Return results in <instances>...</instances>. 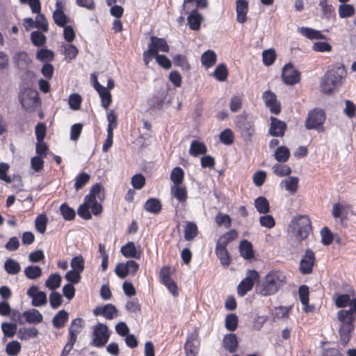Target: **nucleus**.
I'll use <instances>...</instances> for the list:
<instances>
[{
  "label": "nucleus",
  "instance_id": "nucleus-1",
  "mask_svg": "<svg viewBox=\"0 0 356 356\" xmlns=\"http://www.w3.org/2000/svg\"><path fill=\"white\" fill-rule=\"evenodd\" d=\"M347 72L342 63L332 65L321 78L320 87L325 94H330L342 86V80L346 77Z\"/></svg>",
  "mask_w": 356,
  "mask_h": 356
},
{
  "label": "nucleus",
  "instance_id": "nucleus-2",
  "mask_svg": "<svg viewBox=\"0 0 356 356\" xmlns=\"http://www.w3.org/2000/svg\"><path fill=\"white\" fill-rule=\"evenodd\" d=\"M286 282L284 275L280 271H270L259 285V293L264 296L275 294Z\"/></svg>",
  "mask_w": 356,
  "mask_h": 356
},
{
  "label": "nucleus",
  "instance_id": "nucleus-3",
  "mask_svg": "<svg viewBox=\"0 0 356 356\" xmlns=\"http://www.w3.org/2000/svg\"><path fill=\"white\" fill-rule=\"evenodd\" d=\"M337 317L341 322L340 342L341 345L346 346L350 340L351 332L354 330L355 316L351 314L350 310H340L337 313Z\"/></svg>",
  "mask_w": 356,
  "mask_h": 356
},
{
  "label": "nucleus",
  "instance_id": "nucleus-4",
  "mask_svg": "<svg viewBox=\"0 0 356 356\" xmlns=\"http://www.w3.org/2000/svg\"><path fill=\"white\" fill-rule=\"evenodd\" d=\"M289 229L299 241H302L308 236L312 229L310 220L307 216H296L291 220Z\"/></svg>",
  "mask_w": 356,
  "mask_h": 356
},
{
  "label": "nucleus",
  "instance_id": "nucleus-5",
  "mask_svg": "<svg viewBox=\"0 0 356 356\" xmlns=\"http://www.w3.org/2000/svg\"><path fill=\"white\" fill-rule=\"evenodd\" d=\"M235 124L244 140H250L254 134V122L247 113H243L235 118Z\"/></svg>",
  "mask_w": 356,
  "mask_h": 356
},
{
  "label": "nucleus",
  "instance_id": "nucleus-6",
  "mask_svg": "<svg viewBox=\"0 0 356 356\" xmlns=\"http://www.w3.org/2000/svg\"><path fill=\"white\" fill-rule=\"evenodd\" d=\"M259 280V275L255 270H249L246 273L245 278L239 283L237 286V293L239 296H244L250 291L254 284Z\"/></svg>",
  "mask_w": 356,
  "mask_h": 356
},
{
  "label": "nucleus",
  "instance_id": "nucleus-7",
  "mask_svg": "<svg viewBox=\"0 0 356 356\" xmlns=\"http://www.w3.org/2000/svg\"><path fill=\"white\" fill-rule=\"evenodd\" d=\"M325 120V114L322 109L314 108L308 113L305 121V127L308 130L316 129Z\"/></svg>",
  "mask_w": 356,
  "mask_h": 356
},
{
  "label": "nucleus",
  "instance_id": "nucleus-8",
  "mask_svg": "<svg viewBox=\"0 0 356 356\" xmlns=\"http://www.w3.org/2000/svg\"><path fill=\"white\" fill-rule=\"evenodd\" d=\"M109 339L108 327L102 323H98L94 327L92 344L96 347L104 346Z\"/></svg>",
  "mask_w": 356,
  "mask_h": 356
},
{
  "label": "nucleus",
  "instance_id": "nucleus-9",
  "mask_svg": "<svg viewBox=\"0 0 356 356\" xmlns=\"http://www.w3.org/2000/svg\"><path fill=\"white\" fill-rule=\"evenodd\" d=\"M20 102L24 109L27 111L34 110L40 103L38 92L33 90L25 91L20 97Z\"/></svg>",
  "mask_w": 356,
  "mask_h": 356
},
{
  "label": "nucleus",
  "instance_id": "nucleus-10",
  "mask_svg": "<svg viewBox=\"0 0 356 356\" xmlns=\"http://www.w3.org/2000/svg\"><path fill=\"white\" fill-rule=\"evenodd\" d=\"M282 78L284 83L294 85L300 81V73L291 63H288L282 68Z\"/></svg>",
  "mask_w": 356,
  "mask_h": 356
},
{
  "label": "nucleus",
  "instance_id": "nucleus-11",
  "mask_svg": "<svg viewBox=\"0 0 356 356\" xmlns=\"http://www.w3.org/2000/svg\"><path fill=\"white\" fill-rule=\"evenodd\" d=\"M27 296L32 299L31 304L34 307L44 306L47 302V295L43 291H40L38 286H31L26 292Z\"/></svg>",
  "mask_w": 356,
  "mask_h": 356
},
{
  "label": "nucleus",
  "instance_id": "nucleus-12",
  "mask_svg": "<svg viewBox=\"0 0 356 356\" xmlns=\"http://www.w3.org/2000/svg\"><path fill=\"white\" fill-rule=\"evenodd\" d=\"M265 106L269 108L270 113L277 115L281 111L280 103L277 101L275 94L271 90H266L262 95Z\"/></svg>",
  "mask_w": 356,
  "mask_h": 356
},
{
  "label": "nucleus",
  "instance_id": "nucleus-13",
  "mask_svg": "<svg viewBox=\"0 0 356 356\" xmlns=\"http://www.w3.org/2000/svg\"><path fill=\"white\" fill-rule=\"evenodd\" d=\"M184 349L186 356H196L200 349V341L198 339V334L194 331L188 335L187 340L184 344Z\"/></svg>",
  "mask_w": 356,
  "mask_h": 356
},
{
  "label": "nucleus",
  "instance_id": "nucleus-14",
  "mask_svg": "<svg viewBox=\"0 0 356 356\" xmlns=\"http://www.w3.org/2000/svg\"><path fill=\"white\" fill-rule=\"evenodd\" d=\"M15 66L22 72L28 71L31 64V60L26 51H17L13 57Z\"/></svg>",
  "mask_w": 356,
  "mask_h": 356
},
{
  "label": "nucleus",
  "instance_id": "nucleus-15",
  "mask_svg": "<svg viewBox=\"0 0 356 356\" xmlns=\"http://www.w3.org/2000/svg\"><path fill=\"white\" fill-rule=\"evenodd\" d=\"M315 262L314 252L310 250H306L304 257L300 260V270L302 274H308L312 271Z\"/></svg>",
  "mask_w": 356,
  "mask_h": 356
},
{
  "label": "nucleus",
  "instance_id": "nucleus-16",
  "mask_svg": "<svg viewBox=\"0 0 356 356\" xmlns=\"http://www.w3.org/2000/svg\"><path fill=\"white\" fill-rule=\"evenodd\" d=\"M270 126L268 131L270 135L275 137H282L286 129V124L275 117H270Z\"/></svg>",
  "mask_w": 356,
  "mask_h": 356
},
{
  "label": "nucleus",
  "instance_id": "nucleus-17",
  "mask_svg": "<svg viewBox=\"0 0 356 356\" xmlns=\"http://www.w3.org/2000/svg\"><path fill=\"white\" fill-rule=\"evenodd\" d=\"M191 3H195V9L191 10L187 17V22H202L203 16L200 14L197 8H204L207 5V0H192Z\"/></svg>",
  "mask_w": 356,
  "mask_h": 356
},
{
  "label": "nucleus",
  "instance_id": "nucleus-18",
  "mask_svg": "<svg viewBox=\"0 0 356 356\" xmlns=\"http://www.w3.org/2000/svg\"><path fill=\"white\" fill-rule=\"evenodd\" d=\"M117 309L112 304H107L103 307H97L94 311L95 316H103L106 319L111 320L116 316Z\"/></svg>",
  "mask_w": 356,
  "mask_h": 356
},
{
  "label": "nucleus",
  "instance_id": "nucleus-19",
  "mask_svg": "<svg viewBox=\"0 0 356 356\" xmlns=\"http://www.w3.org/2000/svg\"><path fill=\"white\" fill-rule=\"evenodd\" d=\"M84 326V321L81 318L74 319L69 327V339L76 341L77 335L81 332Z\"/></svg>",
  "mask_w": 356,
  "mask_h": 356
},
{
  "label": "nucleus",
  "instance_id": "nucleus-20",
  "mask_svg": "<svg viewBox=\"0 0 356 356\" xmlns=\"http://www.w3.org/2000/svg\"><path fill=\"white\" fill-rule=\"evenodd\" d=\"M319 6L321 7L322 17L323 19L331 21L335 19L336 14L334 7L327 3V0H320Z\"/></svg>",
  "mask_w": 356,
  "mask_h": 356
},
{
  "label": "nucleus",
  "instance_id": "nucleus-21",
  "mask_svg": "<svg viewBox=\"0 0 356 356\" xmlns=\"http://www.w3.org/2000/svg\"><path fill=\"white\" fill-rule=\"evenodd\" d=\"M121 253L127 258L140 259L141 252L138 250L134 242H128L121 248Z\"/></svg>",
  "mask_w": 356,
  "mask_h": 356
},
{
  "label": "nucleus",
  "instance_id": "nucleus-22",
  "mask_svg": "<svg viewBox=\"0 0 356 356\" xmlns=\"http://www.w3.org/2000/svg\"><path fill=\"white\" fill-rule=\"evenodd\" d=\"M236 4L238 22H245L248 11V1L247 0H237Z\"/></svg>",
  "mask_w": 356,
  "mask_h": 356
},
{
  "label": "nucleus",
  "instance_id": "nucleus-23",
  "mask_svg": "<svg viewBox=\"0 0 356 356\" xmlns=\"http://www.w3.org/2000/svg\"><path fill=\"white\" fill-rule=\"evenodd\" d=\"M25 323L38 324L43 320L42 314L36 309H31L23 312Z\"/></svg>",
  "mask_w": 356,
  "mask_h": 356
},
{
  "label": "nucleus",
  "instance_id": "nucleus-24",
  "mask_svg": "<svg viewBox=\"0 0 356 356\" xmlns=\"http://www.w3.org/2000/svg\"><path fill=\"white\" fill-rule=\"evenodd\" d=\"M170 191L172 197L179 200V202L186 201L188 195L185 186L181 184L172 185Z\"/></svg>",
  "mask_w": 356,
  "mask_h": 356
},
{
  "label": "nucleus",
  "instance_id": "nucleus-25",
  "mask_svg": "<svg viewBox=\"0 0 356 356\" xmlns=\"http://www.w3.org/2000/svg\"><path fill=\"white\" fill-rule=\"evenodd\" d=\"M149 47H152L153 50L157 54L159 51L163 52L169 51V46L166 41L163 38H159L155 36L151 37V42L148 44Z\"/></svg>",
  "mask_w": 356,
  "mask_h": 356
},
{
  "label": "nucleus",
  "instance_id": "nucleus-26",
  "mask_svg": "<svg viewBox=\"0 0 356 356\" xmlns=\"http://www.w3.org/2000/svg\"><path fill=\"white\" fill-rule=\"evenodd\" d=\"M241 256L245 259H251L254 257V252L252 243L246 239L241 241L239 245Z\"/></svg>",
  "mask_w": 356,
  "mask_h": 356
},
{
  "label": "nucleus",
  "instance_id": "nucleus-27",
  "mask_svg": "<svg viewBox=\"0 0 356 356\" xmlns=\"http://www.w3.org/2000/svg\"><path fill=\"white\" fill-rule=\"evenodd\" d=\"M224 348L234 353L238 348V340L235 334H227L224 335Z\"/></svg>",
  "mask_w": 356,
  "mask_h": 356
},
{
  "label": "nucleus",
  "instance_id": "nucleus-28",
  "mask_svg": "<svg viewBox=\"0 0 356 356\" xmlns=\"http://www.w3.org/2000/svg\"><path fill=\"white\" fill-rule=\"evenodd\" d=\"M200 60L204 67L210 68L216 62V54L212 50H207L202 54Z\"/></svg>",
  "mask_w": 356,
  "mask_h": 356
},
{
  "label": "nucleus",
  "instance_id": "nucleus-29",
  "mask_svg": "<svg viewBox=\"0 0 356 356\" xmlns=\"http://www.w3.org/2000/svg\"><path fill=\"white\" fill-rule=\"evenodd\" d=\"M162 208L161 202L156 198H149L144 204V209L152 213H159Z\"/></svg>",
  "mask_w": 356,
  "mask_h": 356
},
{
  "label": "nucleus",
  "instance_id": "nucleus-30",
  "mask_svg": "<svg viewBox=\"0 0 356 356\" xmlns=\"http://www.w3.org/2000/svg\"><path fill=\"white\" fill-rule=\"evenodd\" d=\"M69 318V314L65 310L59 311L53 318L52 323L54 327L61 328L65 326Z\"/></svg>",
  "mask_w": 356,
  "mask_h": 356
},
{
  "label": "nucleus",
  "instance_id": "nucleus-31",
  "mask_svg": "<svg viewBox=\"0 0 356 356\" xmlns=\"http://www.w3.org/2000/svg\"><path fill=\"white\" fill-rule=\"evenodd\" d=\"M4 270L9 275H17L21 270L19 264L13 259L8 258L3 264Z\"/></svg>",
  "mask_w": 356,
  "mask_h": 356
},
{
  "label": "nucleus",
  "instance_id": "nucleus-32",
  "mask_svg": "<svg viewBox=\"0 0 356 356\" xmlns=\"http://www.w3.org/2000/svg\"><path fill=\"white\" fill-rule=\"evenodd\" d=\"M254 207L261 214H266L270 211L268 200L263 196H259L254 200Z\"/></svg>",
  "mask_w": 356,
  "mask_h": 356
},
{
  "label": "nucleus",
  "instance_id": "nucleus-33",
  "mask_svg": "<svg viewBox=\"0 0 356 356\" xmlns=\"http://www.w3.org/2000/svg\"><path fill=\"white\" fill-rule=\"evenodd\" d=\"M206 145L199 140H194L191 142L189 153L193 156H197L200 154H204L207 152Z\"/></svg>",
  "mask_w": 356,
  "mask_h": 356
},
{
  "label": "nucleus",
  "instance_id": "nucleus-34",
  "mask_svg": "<svg viewBox=\"0 0 356 356\" xmlns=\"http://www.w3.org/2000/svg\"><path fill=\"white\" fill-rule=\"evenodd\" d=\"M38 331L35 327H20L18 331V337L22 340H28L36 337Z\"/></svg>",
  "mask_w": 356,
  "mask_h": 356
},
{
  "label": "nucleus",
  "instance_id": "nucleus-35",
  "mask_svg": "<svg viewBox=\"0 0 356 356\" xmlns=\"http://www.w3.org/2000/svg\"><path fill=\"white\" fill-rule=\"evenodd\" d=\"M54 22H68V17L63 10V3L60 1H56V9L53 13Z\"/></svg>",
  "mask_w": 356,
  "mask_h": 356
},
{
  "label": "nucleus",
  "instance_id": "nucleus-36",
  "mask_svg": "<svg viewBox=\"0 0 356 356\" xmlns=\"http://www.w3.org/2000/svg\"><path fill=\"white\" fill-rule=\"evenodd\" d=\"M62 277L58 273L51 274L45 282V286L50 290H55L60 287Z\"/></svg>",
  "mask_w": 356,
  "mask_h": 356
},
{
  "label": "nucleus",
  "instance_id": "nucleus-37",
  "mask_svg": "<svg viewBox=\"0 0 356 356\" xmlns=\"http://www.w3.org/2000/svg\"><path fill=\"white\" fill-rule=\"evenodd\" d=\"M274 156L278 162L285 163L290 156V151L289 148L285 146L278 147L274 153Z\"/></svg>",
  "mask_w": 356,
  "mask_h": 356
},
{
  "label": "nucleus",
  "instance_id": "nucleus-38",
  "mask_svg": "<svg viewBox=\"0 0 356 356\" xmlns=\"http://www.w3.org/2000/svg\"><path fill=\"white\" fill-rule=\"evenodd\" d=\"M298 31L309 39H322L324 38L319 31L314 30L308 27H298Z\"/></svg>",
  "mask_w": 356,
  "mask_h": 356
},
{
  "label": "nucleus",
  "instance_id": "nucleus-39",
  "mask_svg": "<svg viewBox=\"0 0 356 356\" xmlns=\"http://www.w3.org/2000/svg\"><path fill=\"white\" fill-rule=\"evenodd\" d=\"M24 275L29 280H36L42 275V268L38 266H29L24 269Z\"/></svg>",
  "mask_w": 356,
  "mask_h": 356
},
{
  "label": "nucleus",
  "instance_id": "nucleus-40",
  "mask_svg": "<svg viewBox=\"0 0 356 356\" xmlns=\"http://www.w3.org/2000/svg\"><path fill=\"white\" fill-rule=\"evenodd\" d=\"M355 9L353 5L346 3H341L339 6V15L341 18H347L355 14Z\"/></svg>",
  "mask_w": 356,
  "mask_h": 356
},
{
  "label": "nucleus",
  "instance_id": "nucleus-41",
  "mask_svg": "<svg viewBox=\"0 0 356 356\" xmlns=\"http://www.w3.org/2000/svg\"><path fill=\"white\" fill-rule=\"evenodd\" d=\"M197 234V227L193 222H187L184 229V238L186 241L193 240Z\"/></svg>",
  "mask_w": 356,
  "mask_h": 356
},
{
  "label": "nucleus",
  "instance_id": "nucleus-42",
  "mask_svg": "<svg viewBox=\"0 0 356 356\" xmlns=\"http://www.w3.org/2000/svg\"><path fill=\"white\" fill-rule=\"evenodd\" d=\"M284 184L286 191L291 193H295L298 190V178L296 177H290L282 181Z\"/></svg>",
  "mask_w": 356,
  "mask_h": 356
},
{
  "label": "nucleus",
  "instance_id": "nucleus-43",
  "mask_svg": "<svg viewBox=\"0 0 356 356\" xmlns=\"http://www.w3.org/2000/svg\"><path fill=\"white\" fill-rule=\"evenodd\" d=\"M238 319L235 314H229L227 315L225 321V327L231 332L236 330L238 327Z\"/></svg>",
  "mask_w": 356,
  "mask_h": 356
},
{
  "label": "nucleus",
  "instance_id": "nucleus-44",
  "mask_svg": "<svg viewBox=\"0 0 356 356\" xmlns=\"http://www.w3.org/2000/svg\"><path fill=\"white\" fill-rule=\"evenodd\" d=\"M85 200L88 202L94 215H99L102 211V206L101 204L97 202L95 197H92V195H86L85 197Z\"/></svg>",
  "mask_w": 356,
  "mask_h": 356
},
{
  "label": "nucleus",
  "instance_id": "nucleus-45",
  "mask_svg": "<svg viewBox=\"0 0 356 356\" xmlns=\"http://www.w3.org/2000/svg\"><path fill=\"white\" fill-rule=\"evenodd\" d=\"M184 176V170L180 167L174 168L170 174V179L173 182V185L181 184Z\"/></svg>",
  "mask_w": 356,
  "mask_h": 356
},
{
  "label": "nucleus",
  "instance_id": "nucleus-46",
  "mask_svg": "<svg viewBox=\"0 0 356 356\" xmlns=\"http://www.w3.org/2000/svg\"><path fill=\"white\" fill-rule=\"evenodd\" d=\"M52 51L47 49H40L36 54V58L41 62H49L54 59Z\"/></svg>",
  "mask_w": 356,
  "mask_h": 356
},
{
  "label": "nucleus",
  "instance_id": "nucleus-47",
  "mask_svg": "<svg viewBox=\"0 0 356 356\" xmlns=\"http://www.w3.org/2000/svg\"><path fill=\"white\" fill-rule=\"evenodd\" d=\"M273 172L279 177L288 176L291 172V169L289 166L284 164H275L273 167Z\"/></svg>",
  "mask_w": 356,
  "mask_h": 356
},
{
  "label": "nucleus",
  "instance_id": "nucleus-48",
  "mask_svg": "<svg viewBox=\"0 0 356 356\" xmlns=\"http://www.w3.org/2000/svg\"><path fill=\"white\" fill-rule=\"evenodd\" d=\"M276 58V54L274 49H269L264 50L262 53L263 63L266 66L271 65Z\"/></svg>",
  "mask_w": 356,
  "mask_h": 356
},
{
  "label": "nucleus",
  "instance_id": "nucleus-49",
  "mask_svg": "<svg viewBox=\"0 0 356 356\" xmlns=\"http://www.w3.org/2000/svg\"><path fill=\"white\" fill-rule=\"evenodd\" d=\"M21 350V345L17 341L9 342L6 347V353L9 356H16Z\"/></svg>",
  "mask_w": 356,
  "mask_h": 356
},
{
  "label": "nucleus",
  "instance_id": "nucleus-50",
  "mask_svg": "<svg viewBox=\"0 0 356 356\" xmlns=\"http://www.w3.org/2000/svg\"><path fill=\"white\" fill-rule=\"evenodd\" d=\"M31 40L32 43L37 47L42 46L46 42L45 35L38 31H33L31 33Z\"/></svg>",
  "mask_w": 356,
  "mask_h": 356
},
{
  "label": "nucleus",
  "instance_id": "nucleus-51",
  "mask_svg": "<svg viewBox=\"0 0 356 356\" xmlns=\"http://www.w3.org/2000/svg\"><path fill=\"white\" fill-rule=\"evenodd\" d=\"M63 303L61 295L56 291H52L49 295V304L52 309L58 308Z\"/></svg>",
  "mask_w": 356,
  "mask_h": 356
},
{
  "label": "nucleus",
  "instance_id": "nucleus-52",
  "mask_svg": "<svg viewBox=\"0 0 356 356\" xmlns=\"http://www.w3.org/2000/svg\"><path fill=\"white\" fill-rule=\"evenodd\" d=\"M60 209L64 219L71 220L75 218V211L67 204H62Z\"/></svg>",
  "mask_w": 356,
  "mask_h": 356
},
{
  "label": "nucleus",
  "instance_id": "nucleus-53",
  "mask_svg": "<svg viewBox=\"0 0 356 356\" xmlns=\"http://www.w3.org/2000/svg\"><path fill=\"white\" fill-rule=\"evenodd\" d=\"M1 329L3 334L6 337H13L17 330V325L15 323H2Z\"/></svg>",
  "mask_w": 356,
  "mask_h": 356
},
{
  "label": "nucleus",
  "instance_id": "nucleus-54",
  "mask_svg": "<svg viewBox=\"0 0 356 356\" xmlns=\"http://www.w3.org/2000/svg\"><path fill=\"white\" fill-rule=\"evenodd\" d=\"M71 267L72 270L82 272L84 269V259L81 255H78L72 258L71 261Z\"/></svg>",
  "mask_w": 356,
  "mask_h": 356
},
{
  "label": "nucleus",
  "instance_id": "nucleus-55",
  "mask_svg": "<svg viewBox=\"0 0 356 356\" xmlns=\"http://www.w3.org/2000/svg\"><path fill=\"white\" fill-rule=\"evenodd\" d=\"M90 175L86 172H82L75 179L74 187L76 191L83 188L89 181Z\"/></svg>",
  "mask_w": 356,
  "mask_h": 356
},
{
  "label": "nucleus",
  "instance_id": "nucleus-56",
  "mask_svg": "<svg viewBox=\"0 0 356 356\" xmlns=\"http://www.w3.org/2000/svg\"><path fill=\"white\" fill-rule=\"evenodd\" d=\"M98 93L102 99V106L107 109L112 101L111 92L107 88H104Z\"/></svg>",
  "mask_w": 356,
  "mask_h": 356
},
{
  "label": "nucleus",
  "instance_id": "nucleus-57",
  "mask_svg": "<svg viewBox=\"0 0 356 356\" xmlns=\"http://www.w3.org/2000/svg\"><path fill=\"white\" fill-rule=\"evenodd\" d=\"M242 107V98L238 95H234L229 102V109L232 112L236 113Z\"/></svg>",
  "mask_w": 356,
  "mask_h": 356
},
{
  "label": "nucleus",
  "instance_id": "nucleus-58",
  "mask_svg": "<svg viewBox=\"0 0 356 356\" xmlns=\"http://www.w3.org/2000/svg\"><path fill=\"white\" fill-rule=\"evenodd\" d=\"M89 204L86 200L83 204H81L77 210L78 215L85 220L91 218V214L89 211Z\"/></svg>",
  "mask_w": 356,
  "mask_h": 356
},
{
  "label": "nucleus",
  "instance_id": "nucleus-59",
  "mask_svg": "<svg viewBox=\"0 0 356 356\" xmlns=\"http://www.w3.org/2000/svg\"><path fill=\"white\" fill-rule=\"evenodd\" d=\"M321 242L324 245H328L333 241V235L330 230L327 227H323L321 231Z\"/></svg>",
  "mask_w": 356,
  "mask_h": 356
},
{
  "label": "nucleus",
  "instance_id": "nucleus-60",
  "mask_svg": "<svg viewBox=\"0 0 356 356\" xmlns=\"http://www.w3.org/2000/svg\"><path fill=\"white\" fill-rule=\"evenodd\" d=\"M47 222V217L44 215H40L36 218L35 222L36 229L41 234L44 233L46 230Z\"/></svg>",
  "mask_w": 356,
  "mask_h": 356
},
{
  "label": "nucleus",
  "instance_id": "nucleus-61",
  "mask_svg": "<svg viewBox=\"0 0 356 356\" xmlns=\"http://www.w3.org/2000/svg\"><path fill=\"white\" fill-rule=\"evenodd\" d=\"M259 223L261 226L266 228H273L275 225L274 218L270 215H264L259 218Z\"/></svg>",
  "mask_w": 356,
  "mask_h": 356
},
{
  "label": "nucleus",
  "instance_id": "nucleus-62",
  "mask_svg": "<svg viewBox=\"0 0 356 356\" xmlns=\"http://www.w3.org/2000/svg\"><path fill=\"white\" fill-rule=\"evenodd\" d=\"M145 184V179L141 174H136L131 178V184L135 189H141Z\"/></svg>",
  "mask_w": 356,
  "mask_h": 356
},
{
  "label": "nucleus",
  "instance_id": "nucleus-63",
  "mask_svg": "<svg viewBox=\"0 0 356 356\" xmlns=\"http://www.w3.org/2000/svg\"><path fill=\"white\" fill-rule=\"evenodd\" d=\"M299 298L302 305L309 303V288L306 285H302L298 289Z\"/></svg>",
  "mask_w": 356,
  "mask_h": 356
},
{
  "label": "nucleus",
  "instance_id": "nucleus-64",
  "mask_svg": "<svg viewBox=\"0 0 356 356\" xmlns=\"http://www.w3.org/2000/svg\"><path fill=\"white\" fill-rule=\"evenodd\" d=\"M81 102V96L78 94H72L69 97V105L72 110H78Z\"/></svg>",
  "mask_w": 356,
  "mask_h": 356
}]
</instances>
